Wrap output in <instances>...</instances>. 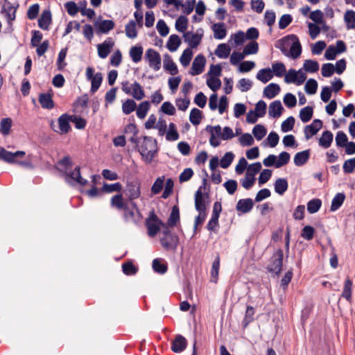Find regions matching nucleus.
Masks as SVG:
<instances>
[{
    "mask_svg": "<svg viewBox=\"0 0 355 355\" xmlns=\"http://www.w3.org/2000/svg\"><path fill=\"white\" fill-rule=\"evenodd\" d=\"M146 59L148 60L149 66L155 71H158L161 67V56L159 53L153 49H148L146 51Z\"/></svg>",
    "mask_w": 355,
    "mask_h": 355,
    "instance_id": "nucleus-9",
    "label": "nucleus"
},
{
    "mask_svg": "<svg viewBox=\"0 0 355 355\" xmlns=\"http://www.w3.org/2000/svg\"><path fill=\"white\" fill-rule=\"evenodd\" d=\"M345 198L346 196L344 193H336L331 201L330 211H335L338 210L343 205Z\"/></svg>",
    "mask_w": 355,
    "mask_h": 355,
    "instance_id": "nucleus-35",
    "label": "nucleus"
},
{
    "mask_svg": "<svg viewBox=\"0 0 355 355\" xmlns=\"http://www.w3.org/2000/svg\"><path fill=\"white\" fill-rule=\"evenodd\" d=\"M266 128L261 124L256 125L252 129V134L258 141L262 139L266 136Z\"/></svg>",
    "mask_w": 355,
    "mask_h": 355,
    "instance_id": "nucleus-54",
    "label": "nucleus"
},
{
    "mask_svg": "<svg viewBox=\"0 0 355 355\" xmlns=\"http://www.w3.org/2000/svg\"><path fill=\"white\" fill-rule=\"evenodd\" d=\"M132 93H131L133 98L137 101H140L145 97V93L141 85L135 82L132 85Z\"/></svg>",
    "mask_w": 355,
    "mask_h": 355,
    "instance_id": "nucleus-46",
    "label": "nucleus"
},
{
    "mask_svg": "<svg viewBox=\"0 0 355 355\" xmlns=\"http://www.w3.org/2000/svg\"><path fill=\"white\" fill-rule=\"evenodd\" d=\"M114 46L112 38L107 37L103 43L97 45L98 55L102 59L107 58Z\"/></svg>",
    "mask_w": 355,
    "mask_h": 355,
    "instance_id": "nucleus-12",
    "label": "nucleus"
},
{
    "mask_svg": "<svg viewBox=\"0 0 355 355\" xmlns=\"http://www.w3.org/2000/svg\"><path fill=\"white\" fill-rule=\"evenodd\" d=\"M137 108L136 102L131 98L127 99L122 104V110L125 114H130L134 112Z\"/></svg>",
    "mask_w": 355,
    "mask_h": 355,
    "instance_id": "nucleus-53",
    "label": "nucleus"
},
{
    "mask_svg": "<svg viewBox=\"0 0 355 355\" xmlns=\"http://www.w3.org/2000/svg\"><path fill=\"white\" fill-rule=\"evenodd\" d=\"M164 176H162L155 180L151 187V193L153 195H157L162 191L164 187Z\"/></svg>",
    "mask_w": 355,
    "mask_h": 355,
    "instance_id": "nucleus-55",
    "label": "nucleus"
},
{
    "mask_svg": "<svg viewBox=\"0 0 355 355\" xmlns=\"http://www.w3.org/2000/svg\"><path fill=\"white\" fill-rule=\"evenodd\" d=\"M38 26L45 31H48L49 26L52 23V15L49 9L42 11L40 17L38 19Z\"/></svg>",
    "mask_w": 355,
    "mask_h": 355,
    "instance_id": "nucleus-19",
    "label": "nucleus"
},
{
    "mask_svg": "<svg viewBox=\"0 0 355 355\" xmlns=\"http://www.w3.org/2000/svg\"><path fill=\"white\" fill-rule=\"evenodd\" d=\"M126 36L130 39L135 38L137 36V31L136 29V21L130 20L125 27Z\"/></svg>",
    "mask_w": 355,
    "mask_h": 355,
    "instance_id": "nucleus-52",
    "label": "nucleus"
},
{
    "mask_svg": "<svg viewBox=\"0 0 355 355\" xmlns=\"http://www.w3.org/2000/svg\"><path fill=\"white\" fill-rule=\"evenodd\" d=\"M174 182L171 178H168L165 183L164 192L162 194V198L164 199L168 198L173 192Z\"/></svg>",
    "mask_w": 355,
    "mask_h": 355,
    "instance_id": "nucleus-62",
    "label": "nucleus"
},
{
    "mask_svg": "<svg viewBox=\"0 0 355 355\" xmlns=\"http://www.w3.org/2000/svg\"><path fill=\"white\" fill-rule=\"evenodd\" d=\"M220 268V254L217 253L215 259L214 260L211 269V276L214 278L213 281L214 283L217 282Z\"/></svg>",
    "mask_w": 355,
    "mask_h": 355,
    "instance_id": "nucleus-50",
    "label": "nucleus"
},
{
    "mask_svg": "<svg viewBox=\"0 0 355 355\" xmlns=\"http://www.w3.org/2000/svg\"><path fill=\"white\" fill-rule=\"evenodd\" d=\"M181 39L176 34H173L170 35L168 40L166 43V48L171 52H174L178 50L179 46L181 44Z\"/></svg>",
    "mask_w": 355,
    "mask_h": 355,
    "instance_id": "nucleus-34",
    "label": "nucleus"
},
{
    "mask_svg": "<svg viewBox=\"0 0 355 355\" xmlns=\"http://www.w3.org/2000/svg\"><path fill=\"white\" fill-rule=\"evenodd\" d=\"M313 107L306 106L300 111V118L303 123L309 122L313 117Z\"/></svg>",
    "mask_w": 355,
    "mask_h": 355,
    "instance_id": "nucleus-42",
    "label": "nucleus"
},
{
    "mask_svg": "<svg viewBox=\"0 0 355 355\" xmlns=\"http://www.w3.org/2000/svg\"><path fill=\"white\" fill-rule=\"evenodd\" d=\"M207 85L213 92H216L221 87V80L216 77H208L206 81Z\"/></svg>",
    "mask_w": 355,
    "mask_h": 355,
    "instance_id": "nucleus-60",
    "label": "nucleus"
},
{
    "mask_svg": "<svg viewBox=\"0 0 355 355\" xmlns=\"http://www.w3.org/2000/svg\"><path fill=\"white\" fill-rule=\"evenodd\" d=\"M254 207V201L252 198L240 199L236 205V209L242 214L249 213Z\"/></svg>",
    "mask_w": 355,
    "mask_h": 355,
    "instance_id": "nucleus-20",
    "label": "nucleus"
},
{
    "mask_svg": "<svg viewBox=\"0 0 355 355\" xmlns=\"http://www.w3.org/2000/svg\"><path fill=\"white\" fill-rule=\"evenodd\" d=\"M110 206L113 208H116L117 210L123 211V217L125 222L132 220L136 225L140 223L141 218H139L138 216L136 217L134 211L130 209L127 203L124 202L123 197L121 193L116 194L112 197Z\"/></svg>",
    "mask_w": 355,
    "mask_h": 355,
    "instance_id": "nucleus-2",
    "label": "nucleus"
},
{
    "mask_svg": "<svg viewBox=\"0 0 355 355\" xmlns=\"http://www.w3.org/2000/svg\"><path fill=\"white\" fill-rule=\"evenodd\" d=\"M334 135L330 130H325L318 140L319 146L327 148L331 146L333 141Z\"/></svg>",
    "mask_w": 355,
    "mask_h": 355,
    "instance_id": "nucleus-30",
    "label": "nucleus"
},
{
    "mask_svg": "<svg viewBox=\"0 0 355 355\" xmlns=\"http://www.w3.org/2000/svg\"><path fill=\"white\" fill-rule=\"evenodd\" d=\"M58 121L60 134H67L71 130V128L69 123L71 121V115L63 114L58 118Z\"/></svg>",
    "mask_w": 355,
    "mask_h": 355,
    "instance_id": "nucleus-21",
    "label": "nucleus"
},
{
    "mask_svg": "<svg viewBox=\"0 0 355 355\" xmlns=\"http://www.w3.org/2000/svg\"><path fill=\"white\" fill-rule=\"evenodd\" d=\"M122 185L120 182L114 184H107L104 182L103 187L101 188V191L106 193H111L113 192H121L122 191Z\"/></svg>",
    "mask_w": 355,
    "mask_h": 355,
    "instance_id": "nucleus-36",
    "label": "nucleus"
},
{
    "mask_svg": "<svg viewBox=\"0 0 355 355\" xmlns=\"http://www.w3.org/2000/svg\"><path fill=\"white\" fill-rule=\"evenodd\" d=\"M150 104L148 101H144L139 104V106H137V116L143 119L146 117L148 110H150Z\"/></svg>",
    "mask_w": 355,
    "mask_h": 355,
    "instance_id": "nucleus-41",
    "label": "nucleus"
},
{
    "mask_svg": "<svg viewBox=\"0 0 355 355\" xmlns=\"http://www.w3.org/2000/svg\"><path fill=\"white\" fill-rule=\"evenodd\" d=\"M145 225L148 230V236L153 237L160 231L161 226H164V223L157 217L155 211L152 210L146 219Z\"/></svg>",
    "mask_w": 355,
    "mask_h": 355,
    "instance_id": "nucleus-5",
    "label": "nucleus"
},
{
    "mask_svg": "<svg viewBox=\"0 0 355 355\" xmlns=\"http://www.w3.org/2000/svg\"><path fill=\"white\" fill-rule=\"evenodd\" d=\"M284 260L283 250L277 249L270 257L269 264L266 266L268 272L274 274L275 276H279L282 270Z\"/></svg>",
    "mask_w": 355,
    "mask_h": 355,
    "instance_id": "nucleus-3",
    "label": "nucleus"
},
{
    "mask_svg": "<svg viewBox=\"0 0 355 355\" xmlns=\"http://www.w3.org/2000/svg\"><path fill=\"white\" fill-rule=\"evenodd\" d=\"M206 64V58L204 55L198 54L194 58L189 73L196 76L202 73Z\"/></svg>",
    "mask_w": 355,
    "mask_h": 355,
    "instance_id": "nucleus-11",
    "label": "nucleus"
},
{
    "mask_svg": "<svg viewBox=\"0 0 355 355\" xmlns=\"http://www.w3.org/2000/svg\"><path fill=\"white\" fill-rule=\"evenodd\" d=\"M180 220V209L176 205H173L169 218L167 220V225L169 227H175Z\"/></svg>",
    "mask_w": 355,
    "mask_h": 355,
    "instance_id": "nucleus-29",
    "label": "nucleus"
},
{
    "mask_svg": "<svg viewBox=\"0 0 355 355\" xmlns=\"http://www.w3.org/2000/svg\"><path fill=\"white\" fill-rule=\"evenodd\" d=\"M234 158V154L232 152L225 153V154L223 155V157L221 158L220 161V166L223 168H228L233 162Z\"/></svg>",
    "mask_w": 355,
    "mask_h": 355,
    "instance_id": "nucleus-61",
    "label": "nucleus"
},
{
    "mask_svg": "<svg viewBox=\"0 0 355 355\" xmlns=\"http://www.w3.org/2000/svg\"><path fill=\"white\" fill-rule=\"evenodd\" d=\"M12 126V120L10 118H4L0 123V132L3 135H7L10 131Z\"/></svg>",
    "mask_w": 355,
    "mask_h": 355,
    "instance_id": "nucleus-64",
    "label": "nucleus"
},
{
    "mask_svg": "<svg viewBox=\"0 0 355 355\" xmlns=\"http://www.w3.org/2000/svg\"><path fill=\"white\" fill-rule=\"evenodd\" d=\"M164 69L173 76H175L178 73L177 65L168 53H166L164 55Z\"/></svg>",
    "mask_w": 355,
    "mask_h": 355,
    "instance_id": "nucleus-27",
    "label": "nucleus"
},
{
    "mask_svg": "<svg viewBox=\"0 0 355 355\" xmlns=\"http://www.w3.org/2000/svg\"><path fill=\"white\" fill-rule=\"evenodd\" d=\"M208 191L202 193V187H200L194 195L195 208L196 211H207V203L209 198L210 187L208 186Z\"/></svg>",
    "mask_w": 355,
    "mask_h": 355,
    "instance_id": "nucleus-6",
    "label": "nucleus"
},
{
    "mask_svg": "<svg viewBox=\"0 0 355 355\" xmlns=\"http://www.w3.org/2000/svg\"><path fill=\"white\" fill-rule=\"evenodd\" d=\"M323 123L322 120L315 119L313 122L305 126L304 132L306 139H309L313 136L315 135L322 128Z\"/></svg>",
    "mask_w": 355,
    "mask_h": 355,
    "instance_id": "nucleus-16",
    "label": "nucleus"
},
{
    "mask_svg": "<svg viewBox=\"0 0 355 355\" xmlns=\"http://www.w3.org/2000/svg\"><path fill=\"white\" fill-rule=\"evenodd\" d=\"M180 243L179 236L176 234L169 235L168 236H161L160 243L166 250L175 251Z\"/></svg>",
    "mask_w": 355,
    "mask_h": 355,
    "instance_id": "nucleus-10",
    "label": "nucleus"
},
{
    "mask_svg": "<svg viewBox=\"0 0 355 355\" xmlns=\"http://www.w3.org/2000/svg\"><path fill=\"white\" fill-rule=\"evenodd\" d=\"M39 102L44 109L51 110L54 107L55 103L50 93H41L39 95Z\"/></svg>",
    "mask_w": 355,
    "mask_h": 355,
    "instance_id": "nucleus-23",
    "label": "nucleus"
},
{
    "mask_svg": "<svg viewBox=\"0 0 355 355\" xmlns=\"http://www.w3.org/2000/svg\"><path fill=\"white\" fill-rule=\"evenodd\" d=\"M189 19L185 15H180L175 21V27L178 32L185 33L188 26Z\"/></svg>",
    "mask_w": 355,
    "mask_h": 355,
    "instance_id": "nucleus-45",
    "label": "nucleus"
},
{
    "mask_svg": "<svg viewBox=\"0 0 355 355\" xmlns=\"http://www.w3.org/2000/svg\"><path fill=\"white\" fill-rule=\"evenodd\" d=\"M344 21L348 29L355 28V11L347 10L344 15Z\"/></svg>",
    "mask_w": 355,
    "mask_h": 355,
    "instance_id": "nucleus-43",
    "label": "nucleus"
},
{
    "mask_svg": "<svg viewBox=\"0 0 355 355\" xmlns=\"http://www.w3.org/2000/svg\"><path fill=\"white\" fill-rule=\"evenodd\" d=\"M187 346V339L183 336L178 334L171 343V350L175 353H181L186 349Z\"/></svg>",
    "mask_w": 355,
    "mask_h": 355,
    "instance_id": "nucleus-17",
    "label": "nucleus"
},
{
    "mask_svg": "<svg viewBox=\"0 0 355 355\" xmlns=\"http://www.w3.org/2000/svg\"><path fill=\"white\" fill-rule=\"evenodd\" d=\"M164 2L167 5H173L174 7L179 10L180 7L183 8V12L186 15H190L194 8L196 5V0H186L185 3H183L180 0H163Z\"/></svg>",
    "mask_w": 355,
    "mask_h": 355,
    "instance_id": "nucleus-8",
    "label": "nucleus"
},
{
    "mask_svg": "<svg viewBox=\"0 0 355 355\" xmlns=\"http://www.w3.org/2000/svg\"><path fill=\"white\" fill-rule=\"evenodd\" d=\"M152 267L155 272L161 275L166 273L168 270L167 263L159 258H156L153 261Z\"/></svg>",
    "mask_w": 355,
    "mask_h": 355,
    "instance_id": "nucleus-31",
    "label": "nucleus"
},
{
    "mask_svg": "<svg viewBox=\"0 0 355 355\" xmlns=\"http://www.w3.org/2000/svg\"><path fill=\"white\" fill-rule=\"evenodd\" d=\"M254 313L255 311L254 307L250 305H248L246 307L244 318L242 321V327L243 329H245L249 325V324L254 320Z\"/></svg>",
    "mask_w": 355,
    "mask_h": 355,
    "instance_id": "nucleus-40",
    "label": "nucleus"
},
{
    "mask_svg": "<svg viewBox=\"0 0 355 355\" xmlns=\"http://www.w3.org/2000/svg\"><path fill=\"white\" fill-rule=\"evenodd\" d=\"M123 192L130 201L139 198L141 195L140 180L137 178L128 179Z\"/></svg>",
    "mask_w": 355,
    "mask_h": 355,
    "instance_id": "nucleus-4",
    "label": "nucleus"
},
{
    "mask_svg": "<svg viewBox=\"0 0 355 355\" xmlns=\"http://www.w3.org/2000/svg\"><path fill=\"white\" fill-rule=\"evenodd\" d=\"M281 88L277 83H271L263 89V96L269 99L275 98L280 92Z\"/></svg>",
    "mask_w": 355,
    "mask_h": 355,
    "instance_id": "nucleus-28",
    "label": "nucleus"
},
{
    "mask_svg": "<svg viewBox=\"0 0 355 355\" xmlns=\"http://www.w3.org/2000/svg\"><path fill=\"white\" fill-rule=\"evenodd\" d=\"M273 77V73L269 67L259 71L256 78L263 83H268Z\"/></svg>",
    "mask_w": 355,
    "mask_h": 355,
    "instance_id": "nucleus-38",
    "label": "nucleus"
},
{
    "mask_svg": "<svg viewBox=\"0 0 355 355\" xmlns=\"http://www.w3.org/2000/svg\"><path fill=\"white\" fill-rule=\"evenodd\" d=\"M19 3H17L16 6L12 4L8 0H4L3 4L1 8V13L5 14L8 23L15 19V13Z\"/></svg>",
    "mask_w": 355,
    "mask_h": 355,
    "instance_id": "nucleus-15",
    "label": "nucleus"
},
{
    "mask_svg": "<svg viewBox=\"0 0 355 355\" xmlns=\"http://www.w3.org/2000/svg\"><path fill=\"white\" fill-rule=\"evenodd\" d=\"M275 47L279 49L282 53L292 59L298 58L302 51L301 43L296 35H288L277 41Z\"/></svg>",
    "mask_w": 355,
    "mask_h": 355,
    "instance_id": "nucleus-1",
    "label": "nucleus"
},
{
    "mask_svg": "<svg viewBox=\"0 0 355 355\" xmlns=\"http://www.w3.org/2000/svg\"><path fill=\"white\" fill-rule=\"evenodd\" d=\"M318 82L313 78H309L304 85L305 92L309 95L315 94L318 89Z\"/></svg>",
    "mask_w": 355,
    "mask_h": 355,
    "instance_id": "nucleus-51",
    "label": "nucleus"
},
{
    "mask_svg": "<svg viewBox=\"0 0 355 355\" xmlns=\"http://www.w3.org/2000/svg\"><path fill=\"white\" fill-rule=\"evenodd\" d=\"M193 57V51L190 48H187L184 50L182 55L180 58V63L184 66L187 67L189 64Z\"/></svg>",
    "mask_w": 355,
    "mask_h": 355,
    "instance_id": "nucleus-57",
    "label": "nucleus"
},
{
    "mask_svg": "<svg viewBox=\"0 0 355 355\" xmlns=\"http://www.w3.org/2000/svg\"><path fill=\"white\" fill-rule=\"evenodd\" d=\"M138 268L131 261L122 264L123 272L126 275H134L138 272Z\"/></svg>",
    "mask_w": 355,
    "mask_h": 355,
    "instance_id": "nucleus-49",
    "label": "nucleus"
},
{
    "mask_svg": "<svg viewBox=\"0 0 355 355\" xmlns=\"http://www.w3.org/2000/svg\"><path fill=\"white\" fill-rule=\"evenodd\" d=\"M259 51V44L256 41H251L243 49L245 55L256 54Z\"/></svg>",
    "mask_w": 355,
    "mask_h": 355,
    "instance_id": "nucleus-59",
    "label": "nucleus"
},
{
    "mask_svg": "<svg viewBox=\"0 0 355 355\" xmlns=\"http://www.w3.org/2000/svg\"><path fill=\"white\" fill-rule=\"evenodd\" d=\"M64 173L66 176L67 182H69V181L68 180V178H69L75 181L77 184H78L80 186H85L88 184V181L81 176L80 167L79 166H76L73 171H64Z\"/></svg>",
    "mask_w": 355,
    "mask_h": 355,
    "instance_id": "nucleus-14",
    "label": "nucleus"
},
{
    "mask_svg": "<svg viewBox=\"0 0 355 355\" xmlns=\"http://www.w3.org/2000/svg\"><path fill=\"white\" fill-rule=\"evenodd\" d=\"M205 130L211 134V137L209 139L210 145L214 148L218 147L220 142L218 139H216V135L220 134V130L222 128L220 125H217L215 126H212L211 125H207L205 128Z\"/></svg>",
    "mask_w": 355,
    "mask_h": 355,
    "instance_id": "nucleus-18",
    "label": "nucleus"
},
{
    "mask_svg": "<svg viewBox=\"0 0 355 355\" xmlns=\"http://www.w3.org/2000/svg\"><path fill=\"white\" fill-rule=\"evenodd\" d=\"M92 85L90 91L92 93H95L100 87L103 81V74L100 72L96 73L94 77L90 80Z\"/></svg>",
    "mask_w": 355,
    "mask_h": 355,
    "instance_id": "nucleus-56",
    "label": "nucleus"
},
{
    "mask_svg": "<svg viewBox=\"0 0 355 355\" xmlns=\"http://www.w3.org/2000/svg\"><path fill=\"white\" fill-rule=\"evenodd\" d=\"M274 187L275 191L277 194L282 196L288 190V183L287 180L285 178H278L275 180Z\"/></svg>",
    "mask_w": 355,
    "mask_h": 355,
    "instance_id": "nucleus-33",
    "label": "nucleus"
},
{
    "mask_svg": "<svg viewBox=\"0 0 355 355\" xmlns=\"http://www.w3.org/2000/svg\"><path fill=\"white\" fill-rule=\"evenodd\" d=\"M284 107L279 100L272 102L269 105L268 114L270 117L278 118L282 115Z\"/></svg>",
    "mask_w": 355,
    "mask_h": 355,
    "instance_id": "nucleus-25",
    "label": "nucleus"
},
{
    "mask_svg": "<svg viewBox=\"0 0 355 355\" xmlns=\"http://www.w3.org/2000/svg\"><path fill=\"white\" fill-rule=\"evenodd\" d=\"M322 206V200L319 198H313L307 203V211L309 214H315L319 211Z\"/></svg>",
    "mask_w": 355,
    "mask_h": 355,
    "instance_id": "nucleus-48",
    "label": "nucleus"
},
{
    "mask_svg": "<svg viewBox=\"0 0 355 355\" xmlns=\"http://www.w3.org/2000/svg\"><path fill=\"white\" fill-rule=\"evenodd\" d=\"M142 138L143 143L141 145V150H139L142 157H144L146 152L150 148H155L157 145V142L155 139L149 136H143Z\"/></svg>",
    "mask_w": 355,
    "mask_h": 355,
    "instance_id": "nucleus-22",
    "label": "nucleus"
},
{
    "mask_svg": "<svg viewBox=\"0 0 355 355\" xmlns=\"http://www.w3.org/2000/svg\"><path fill=\"white\" fill-rule=\"evenodd\" d=\"M94 26L96 33L107 34L114 28L115 23L111 19H102V17L99 16L94 21Z\"/></svg>",
    "mask_w": 355,
    "mask_h": 355,
    "instance_id": "nucleus-7",
    "label": "nucleus"
},
{
    "mask_svg": "<svg viewBox=\"0 0 355 355\" xmlns=\"http://www.w3.org/2000/svg\"><path fill=\"white\" fill-rule=\"evenodd\" d=\"M211 29L214 32V37L216 40H222L225 38L227 35V29L223 22L213 24Z\"/></svg>",
    "mask_w": 355,
    "mask_h": 355,
    "instance_id": "nucleus-26",
    "label": "nucleus"
},
{
    "mask_svg": "<svg viewBox=\"0 0 355 355\" xmlns=\"http://www.w3.org/2000/svg\"><path fill=\"white\" fill-rule=\"evenodd\" d=\"M352 281L349 277H347L345 282L343 291L341 294V296L348 302H351L352 300Z\"/></svg>",
    "mask_w": 355,
    "mask_h": 355,
    "instance_id": "nucleus-39",
    "label": "nucleus"
},
{
    "mask_svg": "<svg viewBox=\"0 0 355 355\" xmlns=\"http://www.w3.org/2000/svg\"><path fill=\"white\" fill-rule=\"evenodd\" d=\"M273 76L282 77L286 73V67L284 63L277 62L272 64Z\"/></svg>",
    "mask_w": 355,
    "mask_h": 355,
    "instance_id": "nucleus-58",
    "label": "nucleus"
},
{
    "mask_svg": "<svg viewBox=\"0 0 355 355\" xmlns=\"http://www.w3.org/2000/svg\"><path fill=\"white\" fill-rule=\"evenodd\" d=\"M202 36V33H194L191 31H187L183 34L184 40L188 44L189 48L191 49L198 47L201 42Z\"/></svg>",
    "mask_w": 355,
    "mask_h": 355,
    "instance_id": "nucleus-13",
    "label": "nucleus"
},
{
    "mask_svg": "<svg viewBox=\"0 0 355 355\" xmlns=\"http://www.w3.org/2000/svg\"><path fill=\"white\" fill-rule=\"evenodd\" d=\"M230 46L227 44L222 43L218 45L214 53L220 58H227L230 55Z\"/></svg>",
    "mask_w": 355,
    "mask_h": 355,
    "instance_id": "nucleus-37",
    "label": "nucleus"
},
{
    "mask_svg": "<svg viewBox=\"0 0 355 355\" xmlns=\"http://www.w3.org/2000/svg\"><path fill=\"white\" fill-rule=\"evenodd\" d=\"M311 150L306 149L297 153L294 156V164L297 166L304 165L310 158Z\"/></svg>",
    "mask_w": 355,
    "mask_h": 355,
    "instance_id": "nucleus-24",
    "label": "nucleus"
},
{
    "mask_svg": "<svg viewBox=\"0 0 355 355\" xmlns=\"http://www.w3.org/2000/svg\"><path fill=\"white\" fill-rule=\"evenodd\" d=\"M202 118V112L198 108H193L190 112L189 121L193 125L200 123Z\"/></svg>",
    "mask_w": 355,
    "mask_h": 355,
    "instance_id": "nucleus-44",
    "label": "nucleus"
},
{
    "mask_svg": "<svg viewBox=\"0 0 355 355\" xmlns=\"http://www.w3.org/2000/svg\"><path fill=\"white\" fill-rule=\"evenodd\" d=\"M295 123V119L293 116H288L282 123L281 129L284 132H287L293 130Z\"/></svg>",
    "mask_w": 355,
    "mask_h": 355,
    "instance_id": "nucleus-63",
    "label": "nucleus"
},
{
    "mask_svg": "<svg viewBox=\"0 0 355 355\" xmlns=\"http://www.w3.org/2000/svg\"><path fill=\"white\" fill-rule=\"evenodd\" d=\"M319 63L314 60H306L304 61L303 68L309 73H315L319 70Z\"/></svg>",
    "mask_w": 355,
    "mask_h": 355,
    "instance_id": "nucleus-47",
    "label": "nucleus"
},
{
    "mask_svg": "<svg viewBox=\"0 0 355 355\" xmlns=\"http://www.w3.org/2000/svg\"><path fill=\"white\" fill-rule=\"evenodd\" d=\"M143 51L142 46L138 44L130 48L129 51L130 57L134 62L137 63L142 58Z\"/></svg>",
    "mask_w": 355,
    "mask_h": 355,
    "instance_id": "nucleus-32",
    "label": "nucleus"
}]
</instances>
